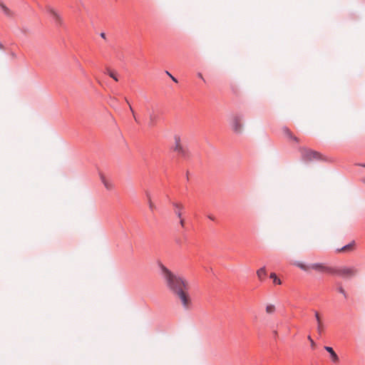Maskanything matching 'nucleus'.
I'll return each instance as SVG.
<instances>
[{"label":"nucleus","mask_w":365,"mask_h":365,"mask_svg":"<svg viewBox=\"0 0 365 365\" xmlns=\"http://www.w3.org/2000/svg\"><path fill=\"white\" fill-rule=\"evenodd\" d=\"M324 349L329 353L331 359L334 363L339 362V356L331 347L324 346Z\"/></svg>","instance_id":"9"},{"label":"nucleus","mask_w":365,"mask_h":365,"mask_svg":"<svg viewBox=\"0 0 365 365\" xmlns=\"http://www.w3.org/2000/svg\"><path fill=\"white\" fill-rule=\"evenodd\" d=\"M170 78H172V80H173L174 82H175V83H177V82H178V80H177L174 76H172Z\"/></svg>","instance_id":"24"},{"label":"nucleus","mask_w":365,"mask_h":365,"mask_svg":"<svg viewBox=\"0 0 365 365\" xmlns=\"http://www.w3.org/2000/svg\"><path fill=\"white\" fill-rule=\"evenodd\" d=\"M358 273L355 267H341L331 268L332 274L339 275L345 279H349L354 277Z\"/></svg>","instance_id":"3"},{"label":"nucleus","mask_w":365,"mask_h":365,"mask_svg":"<svg viewBox=\"0 0 365 365\" xmlns=\"http://www.w3.org/2000/svg\"><path fill=\"white\" fill-rule=\"evenodd\" d=\"M125 101H126V102L128 103V104L129 105L130 110L131 113H133V117H134L135 120H136V118H135V113H134V110H133V108L131 107V106L130 105V103H129V102L128 101V100H127V99H125Z\"/></svg>","instance_id":"23"},{"label":"nucleus","mask_w":365,"mask_h":365,"mask_svg":"<svg viewBox=\"0 0 365 365\" xmlns=\"http://www.w3.org/2000/svg\"><path fill=\"white\" fill-rule=\"evenodd\" d=\"M101 37H103V38H105L106 35H105V34H104V33H102V34H101Z\"/></svg>","instance_id":"28"},{"label":"nucleus","mask_w":365,"mask_h":365,"mask_svg":"<svg viewBox=\"0 0 365 365\" xmlns=\"http://www.w3.org/2000/svg\"><path fill=\"white\" fill-rule=\"evenodd\" d=\"M180 225H181L182 226H184V220H182V218H180Z\"/></svg>","instance_id":"25"},{"label":"nucleus","mask_w":365,"mask_h":365,"mask_svg":"<svg viewBox=\"0 0 365 365\" xmlns=\"http://www.w3.org/2000/svg\"><path fill=\"white\" fill-rule=\"evenodd\" d=\"M257 275L259 278V280H263L266 275H267V272H266V269L264 267H262L260 269H259L257 271Z\"/></svg>","instance_id":"13"},{"label":"nucleus","mask_w":365,"mask_h":365,"mask_svg":"<svg viewBox=\"0 0 365 365\" xmlns=\"http://www.w3.org/2000/svg\"><path fill=\"white\" fill-rule=\"evenodd\" d=\"M283 130V133H284V135L288 138H289L290 140H294L295 142L298 143L299 142V139L294 136L292 133L289 130V128H283L282 129Z\"/></svg>","instance_id":"10"},{"label":"nucleus","mask_w":365,"mask_h":365,"mask_svg":"<svg viewBox=\"0 0 365 365\" xmlns=\"http://www.w3.org/2000/svg\"><path fill=\"white\" fill-rule=\"evenodd\" d=\"M208 217L212 220H215V217L212 216H208Z\"/></svg>","instance_id":"27"},{"label":"nucleus","mask_w":365,"mask_h":365,"mask_svg":"<svg viewBox=\"0 0 365 365\" xmlns=\"http://www.w3.org/2000/svg\"><path fill=\"white\" fill-rule=\"evenodd\" d=\"M166 73H167V74H168V76H169L170 77H171V76H172V75H171L168 71H167V72H166Z\"/></svg>","instance_id":"29"},{"label":"nucleus","mask_w":365,"mask_h":365,"mask_svg":"<svg viewBox=\"0 0 365 365\" xmlns=\"http://www.w3.org/2000/svg\"><path fill=\"white\" fill-rule=\"evenodd\" d=\"M158 267L166 287L178 298L185 309H190L192 301L188 292V282L184 277L174 274L163 263L159 262Z\"/></svg>","instance_id":"1"},{"label":"nucleus","mask_w":365,"mask_h":365,"mask_svg":"<svg viewBox=\"0 0 365 365\" xmlns=\"http://www.w3.org/2000/svg\"><path fill=\"white\" fill-rule=\"evenodd\" d=\"M308 340L310 341V344H311V346L312 349H315L316 347V344L315 342L314 341V340L311 338L310 336H308Z\"/></svg>","instance_id":"21"},{"label":"nucleus","mask_w":365,"mask_h":365,"mask_svg":"<svg viewBox=\"0 0 365 365\" xmlns=\"http://www.w3.org/2000/svg\"><path fill=\"white\" fill-rule=\"evenodd\" d=\"M265 310L267 314H272L275 312V306L271 304H267Z\"/></svg>","instance_id":"16"},{"label":"nucleus","mask_w":365,"mask_h":365,"mask_svg":"<svg viewBox=\"0 0 365 365\" xmlns=\"http://www.w3.org/2000/svg\"><path fill=\"white\" fill-rule=\"evenodd\" d=\"M293 264L307 273H310L312 270L317 272L331 273L332 267H327L323 263L306 264L301 261H295Z\"/></svg>","instance_id":"2"},{"label":"nucleus","mask_w":365,"mask_h":365,"mask_svg":"<svg viewBox=\"0 0 365 365\" xmlns=\"http://www.w3.org/2000/svg\"><path fill=\"white\" fill-rule=\"evenodd\" d=\"M0 6L6 15H7V16L11 15V12L9 11V9L4 4H0Z\"/></svg>","instance_id":"19"},{"label":"nucleus","mask_w":365,"mask_h":365,"mask_svg":"<svg viewBox=\"0 0 365 365\" xmlns=\"http://www.w3.org/2000/svg\"><path fill=\"white\" fill-rule=\"evenodd\" d=\"M103 184H104V185H105V187H106V188L107 190H111V189H113V186L112 183H110V182H108V181H106V180H103Z\"/></svg>","instance_id":"20"},{"label":"nucleus","mask_w":365,"mask_h":365,"mask_svg":"<svg viewBox=\"0 0 365 365\" xmlns=\"http://www.w3.org/2000/svg\"><path fill=\"white\" fill-rule=\"evenodd\" d=\"M173 205L175 207V214L178 215L179 218H181V212L180 210L183 209V205L180 203H173Z\"/></svg>","instance_id":"15"},{"label":"nucleus","mask_w":365,"mask_h":365,"mask_svg":"<svg viewBox=\"0 0 365 365\" xmlns=\"http://www.w3.org/2000/svg\"><path fill=\"white\" fill-rule=\"evenodd\" d=\"M175 147L174 151L178 153L180 155L185 156L186 154V150L182 148L180 144V138L178 135L175 136Z\"/></svg>","instance_id":"7"},{"label":"nucleus","mask_w":365,"mask_h":365,"mask_svg":"<svg viewBox=\"0 0 365 365\" xmlns=\"http://www.w3.org/2000/svg\"><path fill=\"white\" fill-rule=\"evenodd\" d=\"M299 152L301 153L302 160L306 162L319 160L321 158L319 153L307 148H300Z\"/></svg>","instance_id":"4"},{"label":"nucleus","mask_w":365,"mask_h":365,"mask_svg":"<svg viewBox=\"0 0 365 365\" xmlns=\"http://www.w3.org/2000/svg\"><path fill=\"white\" fill-rule=\"evenodd\" d=\"M338 290L341 294H342L344 296L345 298L347 297L345 290L341 287H339Z\"/></svg>","instance_id":"22"},{"label":"nucleus","mask_w":365,"mask_h":365,"mask_svg":"<svg viewBox=\"0 0 365 365\" xmlns=\"http://www.w3.org/2000/svg\"><path fill=\"white\" fill-rule=\"evenodd\" d=\"M147 196H148V202L149 208L151 211H154L155 210L156 207H155V204L153 202V201L151 200L150 195L148 194Z\"/></svg>","instance_id":"17"},{"label":"nucleus","mask_w":365,"mask_h":365,"mask_svg":"<svg viewBox=\"0 0 365 365\" xmlns=\"http://www.w3.org/2000/svg\"><path fill=\"white\" fill-rule=\"evenodd\" d=\"M106 73H107L110 77H111L114 81H118V78L117 73L114 71L111 70L109 68H107L106 70Z\"/></svg>","instance_id":"14"},{"label":"nucleus","mask_w":365,"mask_h":365,"mask_svg":"<svg viewBox=\"0 0 365 365\" xmlns=\"http://www.w3.org/2000/svg\"><path fill=\"white\" fill-rule=\"evenodd\" d=\"M230 125L236 133H242L243 130L242 118L238 115H233L230 119Z\"/></svg>","instance_id":"5"},{"label":"nucleus","mask_w":365,"mask_h":365,"mask_svg":"<svg viewBox=\"0 0 365 365\" xmlns=\"http://www.w3.org/2000/svg\"><path fill=\"white\" fill-rule=\"evenodd\" d=\"M354 247V242H352L350 244L343 247L342 248H341L339 250H337V252H350V251L353 250Z\"/></svg>","instance_id":"12"},{"label":"nucleus","mask_w":365,"mask_h":365,"mask_svg":"<svg viewBox=\"0 0 365 365\" xmlns=\"http://www.w3.org/2000/svg\"><path fill=\"white\" fill-rule=\"evenodd\" d=\"M315 318L317 323V331L319 334H322V333L324 331V324L319 312L317 311L315 312Z\"/></svg>","instance_id":"8"},{"label":"nucleus","mask_w":365,"mask_h":365,"mask_svg":"<svg viewBox=\"0 0 365 365\" xmlns=\"http://www.w3.org/2000/svg\"><path fill=\"white\" fill-rule=\"evenodd\" d=\"M361 166L365 168V164H361Z\"/></svg>","instance_id":"30"},{"label":"nucleus","mask_w":365,"mask_h":365,"mask_svg":"<svg viewBox=\"0 0 365 365\" xmlns=\"http://www.w3.org/2000/svg\"><path fill=\"white\" fill-rule=\"evenodd\" d=\"M46 10L47 13L53 18L55 23L58 25H61L63 23L62 18L59 15V14L57 12L56 10L54 9L52 6L48 5L46 7Z\"/></svg>","instance_id":"6"},{"label":"nucleus","mask_w":365,"mask_h":365,"mask_svg":"<svg viewBox=\"0 0 365 365\" xmlns=\"http://www.w3.org/2000/svg\"><path fill=\"white\" fill-rule=\"evenodd\" d=\"M157 120L158 115L154 113H151L149 115L148 125L150 127H153L155 125Z\"/></svg>","instance_id":"11"},{"label":"nucleus","mask_w":365,"mask_h":365,"mask_svg":"<svg viewBox=\"0 0 365 365\" xmlns=\"http://www.w3.org/2000/svg\"><path fill=\"white\" fill-rule=\"evenodd\" d=\"M198 77L202 78V80H204L203 77H202V75L200 73H198Z\"/></svg>","instance_id":"26"},{"label":"nucleus","mask_w":365,"mask_h":365,"mask_svg":"<svg viewBox=\"0 0 365 365\" xmlns=\"http://www.w3.org/2000/svg\"><path fill=\"white\" fill-rule=\"evenodd\" d=\"M270 278L273 279V281H274V283H276L277 284H282L281 280L277 278V277L275 273H271L270 274Z\"/></svg>","instance_id":"18"}]
</instances>
